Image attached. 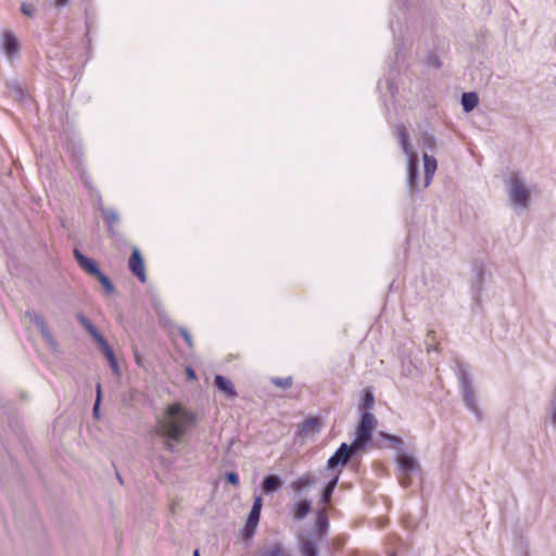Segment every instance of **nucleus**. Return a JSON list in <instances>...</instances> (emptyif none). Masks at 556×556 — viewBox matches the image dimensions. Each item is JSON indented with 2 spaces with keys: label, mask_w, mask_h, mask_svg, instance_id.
I'll return each mask as SVG.
<instances>
[{
  "label": "nucleus",
  "mask_w": 556,
  "mask_h": 556,
  "mask_svg": "<svg viewBox=\"0 0 556 556\" xmlns=\"http://www.w3.org/2000/svg\"><path fill=\"white\" fill-rule=\"evenodd\" d=\"M21 11L26 16L31 17L35 13V8L31 4L24 2V3H22Z\"/></svg>",
  "instance_id": "7c9ffc66"
},
{
  "label": "nucleus",
  "mask_w": 556,
  "mask_h": 556,
  "mask_svg": "<svg viewBox=\"0 0 556 556\" xmlns=\"http://www.w3.org/2000/svg\"><path fill=\"white\" fill-rule=\"evenodd\" d=\"M397 465L400 482L406 488L410 484V475L419 471V464L413 456L400 455L397 457Z\"/></svg>",
  "instance_id": "0eeeda50"
},
{
  "label": "nucleus",
  "mask_w": 556,
  "mask_h": 556,
  "mask_svg": "<svg viewBox=\"0 0 556 556\" xmlns=\"http://www.w3.org/2000/svg\"><path fill=\"white\" fill-rule=\"evenodd\" d=\"M377 427L376 417L367 410L361 413V420L356 427L354 448L363 450L365 445L371 440L374 430Z\"/></svg>",
  "instance_id": "39448f33"
},
{
  "label": "nucleus",
  "mask_w": 556,
  "mask_h": 556,
  "mask_svg": "<svg viewBox=\"0 0 556 556\" xmlns=\"http://www.w3.org/2000/svg\"><path fill=\"white\" fill-rule=\"evenodd\" d=\"M256 525L251 526V523H245L244 527V535L245 538H252L256 530Z\"/></svg>",
  "instance_id": "2f4dec72"
},
{
  "label": "nucleus",
  "mask_w": 556,
  "mask_h": 556,
  "mask_svg": "<svg viewBox=\"0 0 556 556\" xmlns=\"http://www.w3.org/2000/svg\"><path fill=\"white\" fill-rule=\"evenodd\" d=\"M179 331H180V334L184 337V339H185L186 343H187L189 346H192V344H193V343H192V339H191V336H190V333L188 332V330H187V329H185V328H181Z\"/></svg>",
  "instance_id": "72a5a7b5"
},
{
  "label": "nucleus",
  "mask_w": 556,
  "mask_h": 556,
  "mask_svg": "<svg viewBox=\"0 0 556 556\" xmlns=\"http://www.w3.org/2000/svg\"><path fill=\"white\" fill-rule=\"evenodd\" d=\"M338 481H339V475H336L329 482L328 484L325 486V489L323 490V494H321V502L324 504H327L330 502L331 500V495H332V492L333 490L336 489L337 484H338Z\"/></svg>",
  "instance_id": "aec40b11"
},
{
  "label": "nucleus",
  "mask_w": 556,
  "mask_h": 556,
  "mask_svg": "<svg viewBox=\"0 0 556 556\" xmlns=\"http://www.w3.org/2000/svg\"><path fill=\"white\" fill-rule=\"evenodd\" d=\"M422 146L426 149L433 150L435 148V138L432 135L425 134L422 137Z\"/></svg>",
  "instance_id": "393cba45"
},
{
  "label": "nucleus",
  "mask_w": 556,
  "mask_h": 556,
  "mask_svg": "<svg viewBox=\"0 0 556 556\" xmlns=\"http://www.w3.org/2000/svg\"><path fill=\"white\" fill-rule=\"evenodd\" d=\"M380 435L382 438H384L387 441H389L390 443H392L393 445H402L403 441L399 438V437H395V435H392V434H387L384 432H381Z\"/></svg>",
  "instance_id": "cd10ccee"
},
{
  "label": "nucleus",
  "mask_w": 556,
  "mask_h": 556,
  "mask_svg": "<svg viewBox=\"0 0 556 556\" xmlns=\"http://www.w3.org/2000/svg\"><path fill=\"white\" fill-rule=\"evenodd\" d=\"M508 200L516 212H523L531 203V187L527 184L523 175L513 172L506 179Z\"/></svg>",
  "instance_id": "7ed1b4c3"
},
{
  "label": "nucleus",
  "mask_w": 556,
  "mask_h": 556,
  "mask_svg": "<svg viewBox=\"0 0 556 556\" xmlns=\"http://www.w3.org/2000/svg\"><path fill=\"white\" fill-rule=\"evenodd\" d=\"M479 102L478 94L476 92H465L462 96L463 110L468 113L472 111Z\"/></svg>",
  "instance_id": "a211bd4d"
},
{
  "label": "nucleus",
  "mask_w": 556,
  "mask_h": 556,
  "mask_svg": "<svg viewBox=\"0 0 556 556\" xmlns=\"http://www.w3.org/2000/svg\"><path fill=\"white\" fill-rule=\"evenodd\" d=\"M262 506H263V500H262V497H261V496H256V497L254 498V503H253V506H252V509H251V510L261 513V510H262Z\"/></svg>",
  "instance_id": "473e14b6"
},
{
  "label": "nucleus",
  "mask_w": 556,
  "mask_h": 556,
  "mask_svg": "<svg viewBox=\"0 0 556 556\" xmlns=\"http://www.w3.org/2000/svg\"><path fill=\"white\" fill-rule=\"evenodd\" d=\"M291 510H292L293 519L301 520L304 517H306V515L309 513V510H311V502H308L306 500H301V501H299V502L293 504Z\"/></svg>",
  "instance_id": "4468645a"
},
{
  "label": "nucleus",
  "mask_w": 556,
  "mask_h": 556,
  "mask_svg": "<svg viewBox=\"0 0 556 556\" xmlns=\"http://www.w3.org/2000/svg\"><path fill=\"white\" fill-rule=\"evenodd\" d=\"M129 268L132 271V274L139 278L141 282L146 281L147 277L144 271V264L138 249H134L131 253V256L129 258Z\"/></svg>",
  "instance_id": "9d476101"
},
{
  "label": "nucleus",
  "mask_w": 556,
  "mask_h": 556,
  "mask_svg": "<svg viewBox=\"0 0 556 556\" xmlns=\"http://www.w3.org/2000/svg\"><path fill=\"white\" fill-rule=\"evenodd\" d=\"M261 513L251 510L247 520V523L258 525Z\"/></svg>",
  "instance_id": "c756f323"
},
{
  "label": "nucleus",
  "mask_w": 556,
  "mask_h": 556,
  "mask_svg": "<svg viewBox=\"0 0 556 556\" xmlns=\"http://www.w3.org/2000/svg\"><path fill=\"white\" fill-rule=\"evenodd\" d=\"M372 405H374V395H372L371 392L367 391L364 394L363 403H362V406H361V410L362 412H364V410L369 412V409L372 407Z\"/></svg>",
  "instance_id": "b1692460"
},
{
  "label": "nucleus",
  "mask_w": 556,
  "mask_h": 556,
  "mask_svg": "<svg viewBox=\"0 0 556 556\" xmlns=\"http://www.w3.org/2000/svg\"><path fill=\"white\" fill-rule=\"evenodd\" d=\"M99 406H100L99 399H97V400H96V403H94V405H93V415H94V416H98Z\"/></svg>",
  "instance_id": "e433bc0d"
},
{
  "label": "nucleus",
  "mask_w": 556,
  "mask_h": 556,
  "mask_svg": "<svg viewBox=\"0 0 556 556\" xmlns=\"http://www.w3.org/2000/svg\"><path fill=\"white\" fill-rule=\"evenodd\" d=\"M135 359H136L137 365L142 366V358L138 354V352H135Z\"/></svg>",
  "instance_id": "4c0bfd02"
},
{
  "label": "nucleus",
  "mask_w": 556,
  "mask_h": 556,
  "mask_svg": "<svg viewBox=\"0 0 556 556\" xmlns=\"http://www.w3.org/2000/svg\"><path fill=\"white\" fill-rule=\"evenodd\" d=\"M193 556H200V554H199V551H198V549H195V551H194Z\"/></svg>",
  "instance_id": "a19ab883"
},
{
  "label": "nucleus",
  "mask_w": 556,
  "mask_h": 556,
  "mask_svg": "<svg viewBox=\"0 0 556 556\" xmlns=\"http://www.w3.org/2000/svg\"><path fill=\"white\" fill-rule=\"evenodd\" d=\"M459 388L466 407L477 417L481 418L482 413L478 405L476 391L468 374L464 370L458 372Z\"/></svg>",
  "instance_id": "423d86ee"
},
{
  "label": "nucleus",
  "mask_w": 556,
  "mask_h": 556,
  "mask_svg": "<svg viewBox=\"0 0 556 556\" xmlns=\"http://www.w3.org/2000/svg\"><path fill=\"white\" fill-rule=\"evenodd\" d=\"M314 483H315L314 476L307 472V473L301 476L295 481H293L291 483V488L294 492L302 493L303 491H305L306 489L312 486Z\"/></svg>",
  "instance_id": "ddd939ff"
},
{
  "label": "nucleus",
  "mask_w": 556,
  "mask_h": 556,
  "mask_svg": "<svg viewBox=\"0 0 556 556\" xmlns=\"http://www.w3.org/2000/svg\"><path fill=\"white\" fill-rule=\"evenodd\" d=\"M227 480L233 485H237L239 483V478L235 472L227 473Z\"/></svg>",
  "instance_id": "f704fd0d"
},
{
  "label": "nucleus",
  "mask_w": 556,
  "mask_h": 556,
  "mask_svg": "<svg viewBox=\"0 0 556 556\" xmlns=\"http://www.w3.org/2000/svg\"><path fill=\"white\" fill-rule=\"evenodd\" d=\"M3 49L9 58H12L18 52V42L11 33L4 35Z\"/></svg>",
  "instance_id": "dca6fc26"
},
{
  "label": "nucleus",
  "mask_w": 556,
  "mask_h": 556,
  "mask_svg": "<svg viewBox=\"0 0 556 556\" xmlns=\"http://www.w3.org/2000/svg\"><path fill=\"white\" fill-rule=\"evenodd\" d=\"M74 255L80 268H83L86 273L92 276L99 274L100 269L93 260L88 258L77 249L74 250Z\"/></svg>",
  "instance_id": "9b49d317"
},
{
  "label": "nucleus",
  "mask_w": 556,
  "mask_h": 556,
  "mask_svg": "<svg viewBox=\"0 0 556 556\" xmlns=\"http://www.w3.org/2000/svg\"><path fill=\"white\" fill-rule=\"evenodd\" d=\"M262 556H290L289 553L278 543L264 551Z\"/></svg>",
  "instance_id": "412c9836"
},
{
  "label": "nucleus",
  "mask_w": 556,
  "mask_h": 556,
  "mask_svg": "<svg viewBox=\"0 0 556 556\" xmlns=\"http://www.w3.org/2000/svg\"><path fill=\"white\" fill-rule=\"evenodd\" d=\"M105 219L110 225H113L118 222V214L114 211H106L104 212Z\"/></svg>",
  "instance_id": "c85d7f7f"
},
{
  "label": "nucleus",
  "mask_w": 556,
  "mask_h": 556,
  "mask_svg": "<svg viewBox=\"0 0 556 556\" xmlns=\"http://www.w3.org/2000/svg\"><path fill=\"white\" fill-rule=\"evenodd\" d=\"M97 399H99V402L101 401V386H100V383L97 384Z\"/></svg>",
  "instance_id": "58836bf2"
},
{
  "label": "nucleus",
  "mask_w": 556,
  "mask_h": 556,
  "mask_svg": "<svg viewBox=\"0 0 556 556\" xmlns=\"http://www.w3.org/2000/svg\"><path fill=\"white\" fill-rule=\"evenodd\" d=\"M358 451H361V448H354V442H352L351 445L342 443L334 454L328 459V468L334 469L339 465H346L351 456Z\"/></svg>",
  "instance_id": "6e6552de"
},
{
  "label": "nucleus",
  "mask_w": 556,
  "mask_h": 556,
  "mask_svg": "<svg viewBox=\"0 0 556 556\" xmlns=\"http://www.w3.org/2000/svg\"><path fill=\"white\" fill-rule=\"evenodd\" d=\"M94 277L100 281V283L102 285V287L105 289L106 292H109V293L114 292L113 283L111 282V280L109 279L108 276H105L103 273H101V270Z\"/></svg>",
  "instance_id": "5701e85b"
},
{
  "label": "nucleus",
  "mask_w": 556,
  "mask_h": 556,
  "mask_svg": "<svg viewBox=\"0 0 556 556\" xmlns=\"http://www.w3.org/2000/svg\"><path fill=\"white\" fill-rule=\"evenodd\" d=\"M70 0H55V5L59 8H63L68 3Z\"/></svg>",
  "instance_id": "c9c22d12"
},
{
  "label": "nucleus",
  "mask_w": 556,
  "mask_h": 556,
  "mask_svg": "<svg viewBox=\"0 0 556 556\" xmlns=\"http://www.w3.org/2000/svg\"><path fill=\"white\" fill-rule=\"evenodd\" d=\"M396 136L403 152L407 156V187L412 195L425 190L432 181L433 175L438 168L437 160L424 154V178L418 176V155L414 148L408 143L406 129L404 126L396 128Z\"/></svg>",
  "instance_id": "f03ea898"
},
{
  "label": "nucleus",
  "mask_w": 556,
  "mask_h": 556,
  "mask_svg": "<svg viewBox=\"0 0 556 556\" xmlns=\"http://www.w3.org/2000/svg\"><path fill=\"white\" fill-rule=\"evenodd\" d=\"M281 485L282 480L274 475L266 476L262 483V488L265 493L276 492Z\"/></svg>",
  "instance_id": "f3484780"
},
{
  "label": "nucleus",
  "mask_w": 556,
  "mask_h": 556,
  "mask_svg": "<svg viewBox=\"0 0 556 556\" xmlns=\"http://www.w3.org/2000/svg\"><path fill=\"white\" fill-rule=\"evenodd\" d=\"M197 422V416L180 403L169 404L157 419L156 432L169 452H176Z\"/></svg>",
  "instance_id": "f257e3e1"
},
{
  "label": "nucleus",
  "mask_w": 556,
  "mask_h": 556,
  "mask_svg": "<svg viewBox=\"0 0 556 556\" xmlns=\"http://www.w3.org/2000/svg\"><path fill=\"white\" fill-rule=\"evenodd\" d=\"M101 351L103 352V354L105 355L113 372L115 375H119V367H118V364H117V359L114 355V352L113 350L111 349V346L109 344H106L104 348L101 349Z\"/></svg>",
  "instance_id": "6ab92c4d"
},
{
  "label": "nucleus",
  "mask_w": 556,
  "mask_h": 556,
  "mask_svg": "<svg viewBox=\"0 0 556 556\" xmlns=\"http://www.w3.org/2000/svg\"><path fill=\"white\" fill-rule=\"evenodd\" d=\"M327 528V517L319 514L316 528L308 534L300 536V551L302 556H318L317 547L323 540Z\"/></svg>",
  "instance_id": "20e7f679"
},
{
  "label": "nucleus",
  "mask_w": 556,
  "mask_h": 556,
  "mask_svg": "<svg viewBox=\"0 0 556 556\" xmlns=\"http://www.w3.org/2000/svg\"><path fill=\"white\" fill-rule=\"evenodd\" d=\"M214 381H215V386L218 388V390H220L228 396H231V397L236 396V391H235L233 384L229 379H227L224 376L217 375L215 377Z\"/></svg>",
  "instance_id": "2eb2a0df"
},
{
  "label": "nucleus",
  "mask_w": 556,
  "mask_h": 556,
  "mask_svg": "<svg viewBox=\"0 0 556 556\" xmlns=\"http://www.w3.org/2000/svg\"><path fill=\"white\" fill-rule=\"evenodd\" d=\"M302 432H316L319 430V420L317 418H309L301 426Z\"/></svg>",
  "instance_id": "4be33fe9"
},
{
  "label": "nucleus",
  "mask_w": 556,
  "mask_h": 556,
  "mask_svg": "<svg viewBox=\"0 0 556 556\" xmlns=\"http://www.w3.org/2000/svg\"><path fill=\"white\" fill-rule=\"evenodd\" d=\"M25 317L37 327V329L40 331V333L42 334V338L46 340V342L52 349H55L56 343H55L43 317L35 312H26Z\"/></svg>",
  "instance_id": "1a4fd4ad"
},
{
  "label": "nucleus",
  "mask_w": 556,
  "mask_h": 556,
  "mask_svg": "<svg viewBox=\"0 0 556 556\" xmlns=\"http://www.w3.org/2000/svg\"><path fill=\"white\" fill-rule=\"evenodd\" d=\"M548 420L553 426H556V396L553 399L548 409Z\"/></svg>",
  "instance_id": "bb28decb"
},
{
  "label": "nucleus",
  "mask_w": 556,
  "mask_h": 556,
  "mask_svg": "<svg viewBox=\"0 0 556 556\" xmlns=\"http://www.w3.org/2000/svg\"><path fill=\"white\" fill-rule=\"evenodd\" d=\"M81 326L88 331V333L93 338V340L99 344L100 349L104 348L106 344V340L103 336L96 329V327L86 318L84 315L79 314L77 316Z\"/></svg>",
  "instance_id": "f8f14e48"
},
{
  "label": "nucleus",
  "mask_w": 556,
  "mask_h": 556,
  "mask_svg": "<svg viewBox=\"0 0 556 556\" xmlns=\"http://www.w3.org/2000/svg\"><path fill=\"white\" fill-rule=\"evenodd\" d=\"M273 382H274L276 386H278V387H280V388H282V389H287V388L291 387V384H292V379H291V377H287V378H274V379H273Z\"/></svg>",
  "instance_id": "a878e982"
},
{
  "label": "nucleus",
  "mask_w": 556,
  "mask_h": 556,
  "mask_svg": "<svg viewBox=\"0 0 556 556\" xmlns=\"http://www.w3.org/2000/svg\"><path fill=\"white\" fill-rule=\"evenodd\" d=\"M187 374H188L189 378H191V379L195 378V374H194V371L192 369L188 368Z\"/></svg>",
  "instance_id": "ea45409f"
}]
</instances>
